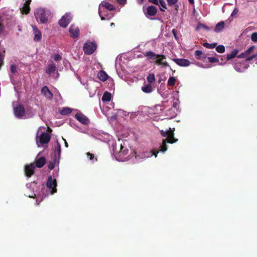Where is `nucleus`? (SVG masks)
<instances>
[{
	"mask_svg": "<svg viewBox=\"0 0 257 257\" xmlns=\"http://www.w3.org/2000/svg\"><path fill=\"white\" fill-rule=\"evenodd\" d=\"M203 46L204 47L208 48V49H213L216 47L217 43H213L209 44L208 43L205 42V43H203Z\"/></svg>",
	"mask_w": 257,
	"mask_h": 257,
	"instance_id": "nucleus-30",
	"label": "nucleus"
},
{
	"mask_svg": "<svg viewBox=\"0 0 257 257\" xmlns=\"http://www.w3.org/2000/svg\"><path fill=\"white\" fill-rule=\"evenodd\" d=\"M254 49V46H252L251 47H250L249 48H248L247 49V50H246L245 51V52L246 53V54L248 55L249 54V53Z\"/></svg>",
	"mask_w": 257,
	"mask_h": 257,
	"instance_id": "nucleus-43",
	"label": "nucleus"
},
{
	"mask_svg": "<svg viewBox=\"0 0 257 257\" xmlns=\"http://www.w3.org/2000/svg\"><path fill=\"white\" fill-rule=\"evenodd\" d=\"M172 60L177 65L182 67H186L190 65L191 62L189 60L185 59H173Z\"/></svg>",
	"mask_w": 257,
	"mask_h": 257,
	"instance_id": "nucleus-10",
	"label": "nucleus"
},
{
	"mask_svg": "<svg viewBox=\"0 0 257 257\" xmlns=\"http://www.w3.org/2000/svg\"><path fill=\"white\" fill-rule=\"evenodd\" d=\"M122 149H123V147H122V145H121L120 153H122Z\"/></svg>",
	"mask_w": 257,
	"mask_h": 257,
	"instance_id": "nucleus-57",
	"label": "nucleus"
},
{
	"mask_svg": "<svg viewBox=\"0 0 257 257\" xmlns=\"http://www.w3.org/2000/svg\"><path fill=\"white\" fill-rule=\"evenodd\" d=\"M166 115L169 118H172L176 116V113L171 108L166 111Z\"/></svg>",
	"mask_w": 257,
	"mask_h": 257,
	"instance_id": "nucleus-25",
	"label": "nucleus"
},
{
	"mask_svg": "<svg viewBox=\"0 0 257 257\" xmlns=\"http://www.w3.org/2000/svg\"><path fill=\"white\" fill-rule=\"evenodd\" d=\"M172 32H173V34H174V36L176 37V34H175V30H173Z\"/></svg>",
	"mask_w": 257,
	"mask_h": 257,
	"instance_id": "nucleus-58",
	"label": "nucleus"
},
{
	"mask_svg": "<svg viewBox=\"0 0 257 257\" xmlns=\"http://www.w3.org/2000/svg\"><path fill=\"white\" fill-rule=\"evenodd\" d=\"M49 14V12L46 11L43 8H38L34 12L36 19L41 24H46L48 22Z\"/></svg>",
	"mask_w": 257,
	"mask_h": 257,
	"instance_id": "nucleus-2",
	"label": "nucleus"
},
{
	"mask_svg": "<svg viewBox=\"0 0 257 257\" xmlns=\"http://www.w3.org/2000/svg\"><path fill=\"white\" fill-rule=\"evenodd\" d=\"M188 1L191 4H194V0H188Z\"/></svg>",
	"mask_w": 257,
	"mask_h": 257,
	"instance_id": "nucleus-55",
	"label": "nucleus"
},
{
	"mask_svg": "<svg viewBox=\"0 0 257 257\" xmlns=\"http://www.w3.org/2000/svg\"><path fill=\"white\" fill-rule=\"evenodd\" d=\"M238 13V10L237 9L235 8L234 9L232 13H231V16L233 17L234 16L237 14Z\"/></svg>",
	"mask_w": 257,
	"mask_h": 257,
	"instance_id": "nucleus-46",
	"label": "nucleus"
},
{
	"mask_svg": "<svg viewBox=\"0 0 257 257\" xmlns=\"http://www.w3.org/2000/svg\"><path fill=\"white\" fill-rule=\"evenodd\" d=\"M172 32H173V34H174V36L176 37V34H175V30H173Z\"/></svg>",
	"mask_w": 257,
	"mask_h": 257,
	"instance_id": "nucleus-59",
	"label": "nucleus"
},
{
	"mask_svg": "<svg viewBox=\"0 0 257 257\" xmlns=\"http://www.w3.org/2000/svg\"><path fill=\"white\" fill-rule=\"evenodd\" d=\"M149 2L153 3V4L158 5L159 2L158 0H149Z\"/></svg>",
	"mask_w": 257,
	"mask_h": 257,
	"instance_id": "nucleus-47",
	"label": "nucleus"
},
{
	"mask_svg": "<svg viewBox=\"0 0 257 257\" xmlns=\"http://www.w3.org/2000/svg\"><path fill=\"white\" fill-rule=\"evenodd\" d=\"M97 48L96 44L94 42H86L83 46V51L85 54L91 55L94 52Z\"/></svg>",
	"mask_w": 257,
	"mask_h": 257,
	"instance_id": "nucleus-3",
	"label": "nucleus"
},
{
	"mask_svg": "<svg viewBox=\"0 0 257 257\" xmlns=\"http://www.w3.org/2000/svg\"><path fill=\"white\" fill-rule=\"evenodd\" d=\"M155 80V75L153 73L150 74L147 77V81L149 83H153Z\"/></svg>",
	"mask_w": 257,
	"mask_h": 257,
	"instance_id": "nucleus-33",
	"label": "nucleus"
},
{
	"mask_svg": "<svg viewBox=\"0 0 257 257\" xmlns=\"http://www.w3.org/2000/svg\"><path fill=\"white\" fill-rule=\"evenodd\" d=\"M41 93L50 99H51L53 97L52 93L50 91L48 87L46 86L42 87L41 89Z\"/></svg>",
	"mask_w": 257,
	"mask_h": 257,
	"instance_id": "nucleus-15",
	"label": "nucleus"
},
{
	"mask_svg": "<svg viewBox=\"0 0 257 257\" xmlns=\"http://www.w3.org/2000/svg\"><path fill=\"white\" fill-rule=\"evenodd\" d=\"M201 58L199 59V60L204 61V60L207 58L206 55L202 53V55L201 56Z\"/></svg>",
	"mask_w": 257,
	"mask_h": 257,
	"instance_id": "nucleus-49",
	"label": "nucleus"
},
{
	"mask_svg": "<svg viewBox=\"0 0 257 257\" xmlns=\"http://www.w3.org/2000/svg\"><path fill=\"white\" fill-rule=\"evenodd\" d=\"M158 153H159L158 151H156V150L152 151L151 156L154 155L155 156V157H156L157 156V154Z\"/></svg>",
	"mask_w": 257,
	"mask_h": 257,
	"instance_id": "nucleus-50",
	"label": "nucleus"
},
{
	"mask_svg": "<svg viewBox=\"0 0 257 257\" xmlns=\"http://www.w3.org/2000/svg\"><path fill=\"white\" fill-rule=\"evenodd\" d=\"M202 51L201 50H196L194 54L195 58L198 60L201 59V56L202 55Z\"/></svg>",
	"mask_w": 257,
	"mask_h": 257,
	"instance_id": "nucleus-36",
	"label": "nucleus"
},
{
	"mask_svg": "<svg viewBox=\"0 0 257 257\" xmlns=\"http://www.w3.org/2000/svg\"><path fill=\"white\" fill-rule=\"evenodd\" d=\"M53 58L54 60L56 61H59L62 59V57L58 54L54 55Z\"/></svg>",
	"mask_w": 257,
	"mask_h": 257,
	"instance_id": "nucleus-42",
	"label": "nucleus"
},
{
	"mask_svg": "<svg viewBox=\"0 0 257 257\" xmlns=\"http://www.w3.org/2000/svg\"><path fill=\"white\" fill-rule=\"evenodd\" d=\"M101 5L102 7H104L109 11H113L115 10V8L112 5L105 1L102 2Z\"/></svg>",
	"mask_w": 257,
	"mask_h": 257,
	"instance_id": "nucleus-23",
	"label": "nucleus"
},
{
	"mask_svg": "<svg viewBox=\"0 0 257 257\" xmlns=\"http://www.w3.org/2000/svg\"><path fill=\"white\" fill-rule=\"evenodd\" d=\"M208 61L211 63L219 62L218 58H216V57H208Z\"/></svg>",
	"mask_w": 257,
	"mask_h": 257,
	"instance_id": "nucleus-38",
	"label": "nucleus"
},
{
	"mask_svg": "<svg viewBox=\"0 0 257 257\" xmlns=\"http://www.w3.org/2000/svg\"><path fill=\"white\" fill-rule=\"evenodd\" d=\"M75 117L78 121L83 124H87L89 122L88 118L82 113H76L75 115Z\"/></svg>",
	"mask_w": 257,
	"mask_h": 257,
	"instance_id": "nucleus-11",
	"label": "nucleus"
},
{
	"mask_svg": "<svg viewBox=\"0 0 257 257\" xmlns=\"http://www.w3.org/2000/svg\"><path fill=\"white\" fill-rule=\"evenodd\" d=\"M37 144L38 146H39L38 142H37Z\"/></svg>",
	"mask_w": 257,
	"mask_h": 257,
	"instance_id": "nucleus-63",
	"label": "nucleus"
},
{
	"mask_svg": "<svg viewBox=\"0 0 257 257\" xmlns=\"http://www.w3.org/2000/svg\"><path fill=\"white\" fill-rule=\"evenodd\" d=\"M157 9L154 6H149L146 9V14L150 16H154L157 14Z\"/></svg>",
	"mask_w": 257,
	"mask_h": 257,
	"instance_id": "nucleus-16",
	"label": "nucleus"
},
{
	"mask_svg": "<svg viewBox=\"0 0 257 257\" xmlns=\"http://www.w3.org/2000/svg\"><path fill=\"white\" fill-rule=\"evenodd\" d=\"M145 1V0H139V3L140 4H142Z\"/></svg>",
	"mask_w": 257,
	"mask_h": 257,
	"instance_id": "nucleus-54",
	"label": "nucleus"
},
{
	"mask_svg": "<svg viewBox=\"0 0 257 257\" xmlns=\"http://www.w3.org/2000/svg\"><path fill=\"white\" fill-rule=\"evenodd\" d=\"M46 163V158L44 157H41L35 160L36 166L38 168H42Z\"/></svg>",
	"mask_w": 257,
	"mask_h": 257,
	"instance_id": "nucleus-17",
	"label": "nucleus"
},
{
	"mask_svg": "<svg viewBox=\"0 0 257 257\" xmlns=\"http://www.w3.org/2000/svg\"><path fill=\"white\" fill-rule=\"evenodd\" d=\"M114 24L113 23H111V25L112 26H113Z\"/></svg>",
	"mask_w": 257,
	"mask_h": 257,
	"instance_id": "nucleus-61",
	"label": "nucleus"
},
{
	"mask_svg": "<svg viewBox=\"0 0 257 257\" xmlns=\"http://www.w3.org/2000/svg\"><path fill=\"white\" fill-rule=\"evenodd\" d=\"M32 0H27L24 4V6L22 8H20L21 13L23 14H28L30 11V5Z\"/></svg>",
	"mask_w": 257,
	"mask_h": 257,
	"instance_id": "nucleus-12",
	"label": "nucleus"
},
{
	"mask_svg": "<svg viewBox=\"0 0 257 257\" xmlns=\"http://www.w3.org/2000/svg\"><path fill=\"white\" fill-rule=\"evenodd\" d=\"M225 23L223 21L218 23L214 28V31L218 33L222 31L224 28Z\"/></svg>",
	"mask_w": 257,
	"mask_h": 257,
	"instance_id": "nucleus-20",
	"label": "nucleus"
},
{
	"mask_svg": "<svg viewBox=\"0 0 257 257\" xmlns=\"http://www.w3.org/2000/svg\"><path fill=\"white\" fill-rule=\"evenodd\" d=\"M51 139L50 135L46 132H43L39 137V143L41 145L48 144Z\"/></svg>",
	"mask_w": 257,
	"mask_h": 257,
	"instance_id": "nucleus-8",
	"label": "nucleus"
},
{
	"mask_svg": "<svg viewBox=\"0 0 257 257\" xmlns=\"http://www.w3.org/2000/svg\"><path fill=\"white\" fill-rule=\"evenodd\" d=\"M145 56L147 57V58L148 60H150L151 59H154L155 58H162L166 59V57L165 55L156 54V53H155L154 52H153L152 51L147 52L146 53V54H145Z\"/></svg>",
	"mask_w": 257,
	"mask_h": 257,
	"instance_id": "nucleus-13",
	"label": "nucleus"
},
{
	"mask_svg": "<svg viewBox=\"0 0 257 257\" xmlns=\"http://www.w3.org/2000/svg\"><path fill=\"white\" fill-rule=\"evenodd\" d=\"M35 166L34 163H31L29 165H25L24 167L25 174L26 177L30 178L34 173Z\"/></svg>",
	"mask_w": 257,
	"mask_h": 257,
	"instance_id": "nucleus-7",
	"label": "nucleus"
},
{
	"mask_svg": "<svg viewBox=\"0 0 257 257\" xmlns=\"http://www.w3.org/2000/svg\"><path fill=\"white\" fill-rule=\"evenodd\" d=\"M72 20V17L70 13H66L59 20V25L63 28H66Z\"/></svg>",
	"mask_w": 257,
	"mask_h": 257,
	"instance_id": "nucleus-5",
	"label": "nucleus"
},
{
	"mask_svg": "<svg viewBox=\"0 0 257 257\" xmlns=\"http://www.w3.org/2000/svg\"><path fill=\"white\" fill-rule=\"evenodd\" d=\"M72 112V109L69 107H63L60 113L62 115H65L70 114Z\"/></svg>",
	"mask_w": 257,
	"mask_h": 257,
	"instance_id": "nucleus-29",
	"label": "nucleus"
},
{
	"mask_svg": "<svg viewBox=\"0 0 257 257\" xmlns=\"http://www.w3.org/2000/svg\"><path fill=\"white\" fill-rule=\"evenodd\" d=\"M56 70V66L55 64H50L48 65L47 68L46 70V73L48 74H51L55 72Z\"/></svg>",
	"mask_w": 257,
	"mask_h": 257,
	"instance_id": "nucleus-18",
	"label": "nucleus"
},
{
	"mask_svg": "<svg viewBox=\"0 0 257 257\" xmlns=\"http://www.w3.org/2000/svg\"><path fill=\"white\" fill-rule=\"evenodd\" d=\"M4 25L2 23H0V34L4 31Z\"/></svg>",
	"mask_w": 257,
	"mask_h": 257,
	"instance_id": "nucleus-48",
	"label": "nucleus"
},
{
	"mask_svg": "<svg viewBox=\"0 0 257 257\" xmlns=\"http://www.w3.org/2000/svg\"><path fill=\"white\" fill-rule=\"evenodd\" d=\"M216 50L218 53H223L225 50V47L223 45H220L216 47Z\"/></svg>",
	"mask_w": 257,
	"mask_h": 257,
	"instance_id": "nucleus-35",
	"label": "nucleus"
},
{
	"mask_svg": "<svg viewBox=\"0 0 257 257\" xmlns=\"http://www.w3.org/2000/svg\"><path fill=\"white\" fill-rule=\"evenodd\" d=\"M176 78L174 77H170L168 81V85L170 86H174L175 84Z\"/></svg>",
	"mask_w": 257,
	"mask_h": 257,
	"instance_id": "nucleus-34",
	"label": "nucleus"
},
{
	"mask_svg": "<svg viewBox=\"0 0 257 257\" xmlns=\"http://www.w3.org/2000/svg\"><path fill=\"white\" fill-rule=\"evenodd\" d=\"M15 116L19 118H22L25 114V109L22 105H19L14 109Z\"/></svg>",
	"mask_w": 257,
	"mask_h": 257,
	"instance_id": "nucleus-6",
	"label": "nucleus"
},
{
	"mask_svg": "<svg viewBox=\"0 0 257 257\" xmlns=\"http://www.w3.org/2000/svg\"><path fill=\"white\" fill-rule=\"evenodd\" d=\"M251 39L253 42H257V32H254L251 34Z\"/></svg>",
	"mask_w": 257,
	"mask_h": 257,
	"instance_id": "nucleus-41",
	"label": "nucleus"
},
{
	"mask_svg": "<svg viewBox=\"0 0 257 257\" xmlns=\"http://www.w3.org/2000/svg\"><path fill=\"white\" fill-rule=\"evenodd\" d=\"M63 139L64 141V142H65V146L66 147H68V143H67L66 141L64 139H63Z\"/></svg>",
	"mask_w": 257,
	"mask_h": 257,
	"instance_id": "nucleus-53",
	"label": "nucleus"
},
{
	"mask_svg": "<svg viewBox=\"0 0 257 257\" xmlns=\"http://www.w3.org/2000/svg\"><path fill=\"white\" fill-rule=\"evenodd\" d=\"M111 94L107 91H105L102 97V101H109L111 100Z\"/></svg>",
	"mask_w": 257,
	"mask_h": 257,
	"instance_id": "nucleus-26",
	"label": "nucleus"
},
{
	"mask_svg": "<svg viewBox=\"0 0 257 257\" xmlns=\"http://www.w3.org/2000/svg\"><path fill=\"white\" fill-rule=\"evenodd\" d=\"M86 155H87V157L89 158V159L91 161V160H93L94 159L95 162H97V159L96 158L94 157V154H91V153H90L89 152H87L86 153Z\"/></svg>",
	"mask_w": 257,
	"mask_h": 257,
	"instance_id": "nucleus-37",
	"label": "nucleus"
},
{
	"mask_svg": "<svg viewBox=\"0 0 257 257\" xmlns=\"http://www.w3.org/2000/svg\"><path fill=\"white\" fill-rule=\"evenodd\" d=\"M69 33L71 38H76L79 36V29L74 25H71L69 28Z\"/></svg>",
	"mask_w": 257,
	"mask_h": 257,
	"instance_id": "nucleus-9",
	"label": "nucleus"
},
{
	"mask_svg": "<svg viewBox=\"0 0 257 257\" xmlns=\"http://www.w3.org/2000/svg\"><path fill=\"white\" fill-rule=\"evenodd\" d=\"M35 196H36L35 194H34V196H33V195H32V196L29 195V197L30 198H34Z\"/></svg>",
	"mask_w": 257,
	"mask_h": 257,
	"instance_id": "nucleus-56",
	"label": "nucleus"
},
{
	"mask_svg": "<svg viewBox=\"0 0 257 257\" xmlns=\"http://www.w3.org/2000/svg\"><path fill=\"white\" fill-rule=\"evenodd\" d=\"M97 77L101 81L103 82L106 81L108 78L107 74L105 71L103 70H100L98 72Z\"/></svg>",
	"mask_w": 257,
	"mask_h": 257,
	"instance_id": "nucleus-19",
	"label": "nucleus"
},
{
	"mask_svg": "<svg viewBox=\"0 0 257 257\" xmlns=\"http://www.w3.org/2000/svg\"><path fill=\"white\" fill-rule=\"evenodd\" d=\"M238 53V50L237 49L234 50L231 52L230 54H227L226 59L227 60H230L233 58H234Z\"/></svg>",
	"mask_w": 257,
	"mask_h": 257,
	"instance_id": "nucleus-27",
	"label": "nucleus"
},
{
	"mask_svg": "<svg viewBox=\"0 0 257 257\" xmlns=\"http://www.w3.org/2000/svg\"><path fill=\"white\" fill-rule=\"evenodd\" d=\"M256 56H257V55H253L251 56H249L248 55H247V56L246 58V60L247 61H250L252 60L253 58L256 57Z\"/></svg>",
	"mask_w": 257,
	"mask_h": 257,
	"instance_id": "nucleus-45",
	"label": "nucleus"
},
{
	"mask_svg": "<svg viewBox=\"0 0 257 257\" xmlns=\"http://www.w3.org/2000/svg\"><path fill=\"white\" fill-rule=\"evenodd\" d=\"M142 90L143 92L148 93L153 91V88L150 84H148L143 86Z\"/></svg>",
	"mask_w": 257,
	"mask_h": 257,
	"instance_id": "nucleus-28",
	"label": "nucleus"
},
{
	"mask_svg": "<svg viewBox=\"0 0 257 257\" xmlns=\"http://www.w3.org/2000/svg\"><path fill=\"white\" fill-rule=\"evenodd\" d=\"M57 181L56 179H53L51 176L48 177L46 183L47 187L50 190L51 194H53L57 192Z\"/></svg>",
	"mask_w": 257,
	"mask_h": 257,
	"instance_id": "nucleus-4",
	"label": "nucleus"
},
{
	"mask_svg": "<svg viewBox=\"0 0 257 257\" xmlns=\"http://www.w3.org/2000/svg\"><path fill=\"white\" fill-rule=\"evenodd\" d=\"M167 1L169 6H173L178 2V0H167Z\"/></svg>",
	"mask_w": 257,
	"mask_h": 257,
	"instance_id": "nucleus-40",
	"label": "nucleus"
},
{
	"mask_svg": "<svg viewBox=\"0 0 257 257\" xmlns=\"http://www.w3.org/2000/svg\"><path fill=\"white\" fill-rule=\"evenodd\" d=\"M58 159L57 157H54V158L52 161H49L48 162V167L50 170H52L54 168L57 162Z\"/></svg>",
	"mask_w": 257,
	"mask_h": 257,
	"instance_id": "nucleus-24",
	"label": "nucleus"
},
{
	"mask_svg": "<svg viewBox=\"0 0 257 257\" xmlns=\"http://www.w3.org/2000/svg\"><path fill=\"white\" fill-rule=\"evenodd\" d=\"M178 105V103L177 102H174L173 103V106L174 108H177Z\"/></svg>",
	"mask_w": 257,
	"mask_h": 257,
	"instance_id": "nucleus-52",
	"label": "nucleus"
},
{
	"mask_svg": "<svg viewBox=\"0 0 257 257\" xmlns=\"http://www.w3.org/2000/svg\"><path fill=\"white\" fill-rule=\"evenodd\" d=\"M54 153V157H55L56 155L57 158L59 159L61 154V145L58 141H57L56 145L55 147Z\"/></svg>",
	"mask_w": 257,
	"mask_h": 257,
	"instance_id": "nucleus-21",
	"label": "nucleus"
},
{
	"mask_svg": "<svg viewBox=\"0 0 257 257\" xmlns=\"http://www.w3.org/2000/svg\"><path fill=\"white\" fill-rule=\"evenodd\" d=\"M161 7L160 8V10L162 12H164V9H167V6L166 3L164 0H159L158 1Z\"/></svg>",
	"mask_w": 257,
	"mask_h": 257,
	"instance_id": "nucleus-32",
	"label": "nucleus"
},
{
	"mask_svg": "<svg viewBox=\"0 0 257 257\" xmlns=\"http://www.w3.org/2000/svg\"><path fill=\"white\" fill-rule=\"evenodd\" d=\"M157 59L155 61V63L158 65H163L164 67H170V65L166 61H164L163 60L165 58H157Z\"/></svg>",
	"mask_w": 257,
	"mask_h": 257,
	"instance_id": "nucleus-22",
	"label": "nucleus"
},
{
	"mask_svg": "<svg viewBox=\"0 0 257 257\" xmlns=\"http://www.w3.org/2000/svg\"><path fill=\"white\" fill-rule=\"evenodd\" d=\"M201 29H204L207 31L209 30V28H208V27L207 26H206L204 24H203L199 23L197 25V26L196 28V30L198 31Z\"/></svg>",
	"mask_w": 257,
	"mask_h": 257,
	"instance_id": "nucleus-31",
	"label": "nucleus"
},
{
	"mask_svg": "<svg viewBox=\"0 0 257 257\" xmlns=\"http://www.w3.org/2000/svg\"><path fill=\"white\" fill-rule=\"evenodd\" d=\"M247 55L246 54L245 52L241 53L239 55L237 56V57L239 58H246Z\"/></svg>",
	"mask_w": 257,
	"mask_h": 257,
	"instance_id": "nucleus-44",
	"label": "nucleus"
},
{
	"mask_svg": "<svg viewBox=\"0 0 257 257\" xmlns=\"http://www.w3.org/2000/svg\"><path fill=\"white\" fill-rule=\"evenodd\" d=\"M114 24L113 23H111V25L112 26H113Z\"/></svg>",
	"mask_w": 257,
	"mask_h": 257,
	"instance_id": "nucleus-62",
	"label": "nucleus"
},
{
	"mask_svg": "<svg viewBox=\"0 0 257 257\" xmlns=\"http://www.w3.org/2000/svg\"><path fill=\"white\" fill-rule=\"evenodd\" d=\"M33 32L34 33V40L35 41H39L41 39V32L38 30L35 25H32Z\"/></svg>",
	"mask_w": 257,
	"mask_h": 257,
	"instance_id": "nucleus-14",
	"label": "nucleus"
},
{
	"mask_svg": "<svg viewBox=\"0 0 257 257\" xmlns=\"http://www.w3.org/2000/svg\"><path fill=\"white\" fill-rule=\"evenodd\" d=\"M101 19L102 20H105V18H104L103 17H102L101 18Z\"/></svg>",
	"mask_w": 257,
	"mask_h": 257,
	"instance_id": "nucleus-60",
	"label": "nucleus"
},
{
	"mask_svg": "<svg viewBox=\"0 0 257 257\" xmlns=\"http://www.w3.org/2000/svg\"><path fill=\"white\" fill-rule=\"evenodd\" d=\"M116 1L118 4L123 5L125 3L126 0H116Z\"/></svg>",
	"mask_w": 257,
	"mask_h": 257,
	"instance_id": "nucleus-51",
	"label": "nucleus"
},
{
	"mask_svg": "<svg viewBox=\"0 0 257 257\" xmlns=\"http://www.w3.org/2000/svg\"><path fill=\"white\" fill-rule=\"evenodd\" d=\"M175 130V128H173L172 129L170 127L169 129L166 131H164L163 130L160 131L161 135L163 137H167V139L163 140L162 144L160 146V151L164 153L167 151L168 147L166 143L173 144L178 141V139L174 137V132Z\"/></svg>",
	"mask_w": 257,
	"mask_h": 257,
	"instance_id": "nucleus-1",
	"label": "nucleus"
},
{
	"mask_svg": "<svg viewBox=\"0 0 257 257\" xmlns=\"http://www.w3.org/2000/svg\"><path fill=\"white\" fill-rule=\"evenodd\" d=\"M10 71L12 73L15 74L17 71V66L15 64H12L10 66Z\"/></svg>",
	"mask_w": 257,
	"mask_h": 257,
	"instance_id": "nucleus-39",
	"label": "nucleus"
}]
</instances>
